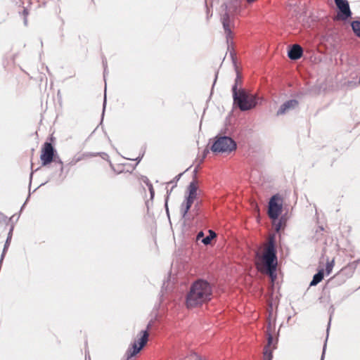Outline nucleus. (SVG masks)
<instances>
[{
  "label": "nucleus",
  "instance_id": "obj_13",
  "mask_svg": "<svg viewBox=\"0 0 360 360\" xmlns=\"http://www.w3.org/2000/svg\"><path fill=\"white\" fill-rule=\"evenodd\" d=\"M323 278V270H320L317 274H316L312 281L310 283V286L316 285L319 283H320Z\"/></svg>",
  "mask_w": 360,
  "mask_h": 360
},
{
  "label": "nucleus",
  "instance_id": "obj_17",
  "mask_svg": "<svg viewBox=\"0 0 360 360\" xmlns=\"http://www.w3.org/2000/svg\"><path fill=\"white\" fill-rule=\"evenodd\" d=\"M334 266V261L332 260L331 262H328L326 266V274L328 275L331 273L332 269Z\"/></svg>",
  "mask_w": 360,
  "mask_h": 360
},
{
  "label": "nucleus",
  "instance_id": "obj_35",
  "mask_svg": "<svg viewBox=\"0 0 360 360\" xmlns=\"http://www.w3.org/2000/svg\"><path fill=\"white\" fill-rule=\"evenodd\" d=\"M207 153H208V150H205L203 158H205V155H206Z\"/></svg>",
  "mask_w": 360,
  "mask_h": 360
},
{
  "label": "nucleus",
  "instance_id": "obj_3",
  "mask_svg": "<svg viewBox=\"0 0 360 360\" xmlns=\"http://www.w3.org/2000/svg\"><path fill=\"white\" fill-rule=\"evenodd\" d=\"M262 259L266 269V273L270 276L271 281L274 282L276 278V271L278 262L273 238H270L268 246L264 252Z\"/></svg>",
  "mask_w": 360,
  "mask_h": 360
},
{
  "label": "nucleus",
  "instance_id": "obj_36",
  "mask_svg": "<svg viewBox=\"0 0 360 360\" xmlns=\"http://www.w3.org/2000/svg\"><path fill=\"white\" fill-rule=\"evenodd\" d=\"M280 229V224H278L276 227V231H278Z\"/></svg>",
  "mask_w": 360,
  "mask_h": 360
},
{
  "label": "nucleus",
  "instance_id": "obj_31",
  "mask_svg": "<svg viewBox=\"0 0 360 360\" xmlns=\"http://www.w3.org/2000/svg\"><path fill=\"white\" fill-rule=\"evenodd\" d=\"M24 24L25 25H27V17H24Z\"/></svg>",
  "mask_w": 360,
  "mask_h": 360
},
{
  "label": "nucleus",
  "instance_id": "obj_4",
  "mask_svg": "<svg viewBox=\"0 0 360 360\" xmlns=\"http://www.w3.org/2000/svg\"><path fill=\"white\" fill-rule=\"evenodd\" d=\"M236 143L227 136H217L211 150L214 153H230L236 149Z\"/></svg>",
  "mask_w": 360,
  "mask_h": 360
},
{
  "label": "nucleus",
  "instance_id": "obj_39",
  "mask_svg": "<svg viewBox=\"0 0 360 360\" xmlns=\"http://www.w3.org/2000/svg\"><path fill=\"white\" fill-rule=\"evenodd\" d=\"M216 80H217V77L214 78V82H216ZM214 83H215V82H214Z\"/></svg>",
  "mask_w": 360,
  "mask_h": 360
},
{
  "label": "nucleus",
  "instance_id": "obj_1",
  "mask_svg": "<svg viewBox=\"0 0 360 360\" xmlns=\"http://www.w3.org/2000/svg\"><path fill=\"white\" fill-rule=\"evenodd\" d=\"M212 288L210 283L198 279L190 287L186 295V305L188 309L202 306L212 300Z\"/></svg>",
  "mask_w": 360,
  "mask_h": 360
},
{
  "label": "nucleus",
  "instance_id": "obj_16",
  "mask_svg": "<svg viewBox=\"0 0 360 360\" xmlns=\"http://www.w3.org/2000/svg\"><path fill=\"white\" fill-rule=\"evenodd\" d=\"M351 25L355 34L360 37V21H353Z\"/></svg>",
  "mask_w": 360,
  "mask_h": 360
},
{
  "label": "nucleus",
  "instance_id": "obj_22",
  "mask_svg": "<svg viewBox=\"0 0 360 360\" xmlns=\"http://www.w3.org/2000/svg\"><path fill=\"white\" fill-rule=\"evenodd\" d=\"M271 352L268 349V346L265 347L264 351V358H266L269 356V352Z\"/></svg>",
  "mask_w": 360,
  "mask_h": 360
},
{
  "label": "nucleus",
  "instance_id": "obj_27",
  "mask_svg": "<svg viewBox=\"0 0 360 360\" xmlns=\"http://www.w3.org/2000/svg\"><path fill=\"white\" fill-rule=\"evenodd\" d=\"M22 14H23L24 17H27L29 13H28V11L27 8H24V10L22 11Z\"/></svg>",
  "mask_w": 360,
  "mask_h": 360
},
{
  "label": "nucleus",
  "instance_id": "obj_9",
  "mask_svg": "<svg viewBox=\"0 0 360 360\" xmlns=\"http://www.w3.org/2000/svg\"><path fill=\"white\" fill-rule=\"evenodd\" d=\"M298 105V101L295 99L288 100L285 101L283 104H282L277 111L276 115H282L285 114L286 112L295 109Z\"/></svg>",
  "mask_w": 360,
  "mask_h": 360
},
{
  "label": "nucleus",
  "instance_id": "obj_38",
  "mask_svg": "<svg viewBox=\"0 0 360 360\" xmlns=\"http://www.w3.org/2000/svg\"><path fill=\"white\" fill-rule=\"evenodd\" d=\"M194 173H195V174H196V173H197V169H195L194 170Z\"/></svg>",
  "mask_w": 360,
  "mask_h": 360
},
{
  "label": "nucleus",
  "instance_id": "obj_2",
  "mask_svg": "<svg viewBox=\"0 0 360 360\" xmlns=\"http://www.w3.org/2000/svg\"><path fill=\"white\" fill-rule=\"evenodd\" d=\"M232 92L234 103L240 110H248L256 106L257 98L255 95L250 94L243 89L236 90V86L232 87Z\"/></svg>",
  "mask_w": 360,
  "mask_h": 360
},
{
  "label": "nucleus",
  "instance_id": "obj_24",
  "mask_svg": "<svg viewBox=\"0 0 360 360\" xmlns=\"http://www.w3.org/2000/svg\"><path fill=\"white\" fill-rule=\"evenodd\" d=\"M268 340L267 346L269 347L271 344L272 340H273L272 335L270 333L268 334V340Z\"/></svg>",
  "mask_w": 360,
  "mask_h": 360
},
{
  "label": "nucleus",
  "instance_id": "obj_29",
  "mask_svg": "<svg viewBox=\"0 0 360 360\" xmlns=\"http://www.w3.org/2000/svg\"><path fill=\"white\" fill-rule=\"evenodd\" d=\"M325 349H326V345L323 347V353H322V356H321V360H323V356H324V354H325Z\"/></svg>",
  "mask_w": 360,
  "mask_h": 360
},
{
  "label": "nucleus",
  "instance_id": "obj_26",
  "mask_svg": "<svg viewBox=\"0 0 360 360\" xmlns=\"http://www.w3.org/2000/svg\"><path fill=\"white\" fill-rule=\"evenodd\" d=\"M273 355L272 352H269V356L266 358H264V360H272Z\"/></svg>",
  "mask_w": 360,
  "mask_h": 360
},
{
  "label": "nucleus",
  "instance_id": "obj_20",
  "mask_svg": "<svg viewBox=\"0 0 360 360\" xmlns=\"http://www.w3.org/2000/svg\"><path fill=\"white\" fill-rule=\"evenodd\" d=\"M148 190H149L150 193V198L153 199V197H154V189L153 188V185L152 184L149 185Z\"/></svg>",
  "mask_w": 360,
  "mask_h": 360
},
{
  "label": "nucleus",
  "instance_id": "obj_34",
  "mask_svg": "<svg viewBox=\"0 0 360 360\" xmlns=\"http://www.w3.org/2000/svg\"><path fill=\"white\" fill-rule=\"evenodd\" d=\"M203 236V233L201 231L198 234V238H200Z\"/></svg>",
  "mask_w": 360,
  "mask_h": 360
},
{
  "label": "nucleus",
  "instance_id": "obj_8",
  "mask_svg": "<svg viewBox=\"0 0 360 360\" xmlns=\"http://www.w3.org/2000/svg\"><path fill=\"white\" fill-rule=\"evenodd\" d=\"M54 155V148L51 143L46 142L41 150L40 159L43 166L52 162Z\"/></svg>",
  "mask_w": 360,
  "mask_h": 360
},
{
  "label": "nucleus",
  "instance_id": "obj_14",
  "mask_svg": "<svg viewBox=\"0 0 360 360\" xmlns=\"http://www.w3.org/2000/svg\"><path fill=\"white\" fill-rule=\"evenodd\" d=\"M193 202V201H191V200H188L186 198V202L181 205V212H182L183 217L186 216V214H187L188 211L191 208Z\"/></svg>",
  "mask_w": 360,
  "mask_h": 360
},
{
  "label": "nucleus",
  "instance_id": "obj_19",
  "mask_svg": "<svg viewBox=\"0 0 360 360\" xmlns=\"http://www.w3.org/2000/svg\"><path fill=\"white\" fill-rule=\"evenodd\" d=\"M172 191V188L170 191H167V198L165 200V208H166L167 212H168L167 200H168L169 195L171 194Z\"/></svg>",
  "mask_w": 360,
  "mask_h": 360
},
{
  "label": "nucleus",
  "instance_id": "obj_10",
  "mask_svg": "<svg viewBox=\"0 0 360 360\" xmlns=\"http://www.w3.org/2000/svg\"><path fill=\"white\" fill-rule=\"evenodd\" d=\"M221 22L224 30V33L226 37L227 43H229V39L231 38V21L229 15L227 13L222 15Z\"/></svg>",
  "mask_w": 360,
  "mask_h": 360
},
{
  "label": "nucleus",
  "instance_id": "obj_6",
  "mask_svg": "<svg viewBox=\"0 0 360 360\" xmlns=\"http://www.w3.org/2000/svg\"><path fill=\"white\" fill-rule=\"evenodd\" d=\"M280 198L278 195H273L269 202L268 214L271 219H276L282 211V205L278 202Z\"/></svg>",
  "mask_w": 360,
  "mask_h": 360
},
{
  "label": "nucleus",
  "instance_id": "obj_12",
  "mask_svg": "<svg viewBox=\"0 0 360 360\" xmlns=\"http://www.w3.org/2000/svg\"><path fill=\"white\" fill-rule=\"evenodd\" d=\"M197 185L196 183L193 181L190 183L188 187V196L186 198L188 200L193 201L197 195Z\"/></svg>",
  "mask_w": 360,
  "mask_h": 360
},
{
  "label": "nucleus",
  "instance_id": "obj_15",
  "mask_svg": "<svg viewBox=\"0 0 360 360\" xmlns=\"http://www.w3.org/2000/svg\"><path fill=\"white\" fill-rule=\"evenodd\" d=\"M216 237V233L212 231V230H210L209 231V235L207 236H206L205 238H204L202 240V242L205 244V245H208L210 243L211 240Z\"/></svg>",
  "mask_w": 360,
  "mask_h": 360
},
{
  "label": "nucleus",
  "instance_id": "obj_7",
  "mask_svg": "<svg viewBox=\"0 0 360 360\" xmlns=\"http://www.w3.org/2000/svg\"><path fill=\"white\" fill-rule=\"evenodd\" d=\"M335 3L339 10L338 18L341 20H347L352 15L349 2L347 0H335Z\"/></svg>",
  "mask_w": 360,
  "mask_h": 360
},
{
  "label": "nucleus",
  "instance_id": "obj_5",
  "mask_svg": "<svg viewBox=\"0 0 360 360\" xmlns=\"http://www.w3.org/2000/svg\"><path fill=\"white\" fill-rule=\"evenodd\" d=\"M150 326L151 323L150 322L147 326L146 330H141L140 332V338L137 341L135 340L133 343H131V347L127 351L128 359L136 355L147 343L148 340V330L150 329Z\"/></svg>",
  "mask_w": 360,
  "mask_h": 360
},
{
  "label": "nucleus",
  "instance_id": "obj_23",
  "mask_svg": "<svg viewBox=\"0 0 360 360\" xmlns=\"http://www.w3.org/2000/svg\"><path fill=\"white\" fill-rule=\"evenodd\" d=\"M271 352L268 349V346L265 347L264 351V358H266L269 356V352Z\"/></svg>",
  "mask_w": 360,
  "mask_h": 360
},
{
  "label": "nucleus",
  "instance_id": "obj_30",
  "mask_svg": "<svg viewBox=\"0 0 360 360\" xmlns=\"http://www.w3.org/2000/svg\"><path fill=\"white\" fill-rule=\"evenodd\" d=\"M105 104H106V95L105 94L104 102H103V110H105Z\"/></svg>",
  "mask_w": 360,
  "mask_h": 360
},
{
  "label": "nucleus",
  "instance_id": "obj_37",
  "mask_svg": "<svg viewBox=\"0 0 360 360\" xmlns=\"http://www.w3.org/2000/svg\"><path fill=\"white\" fill-rule=\"evenodd\" d=\"M105 72H106V68L105 67L104 68V77L105 76Z\"/></svg>",
  "mask_w": 360,
  "mask_h": 360
},
{
  "label": "nucleus",
  "instance_id": "obj_11",
  "mask_svg": "<svg viewBox=\"0 0 360 360\" xmlns=\"http://www.w3.org/2000/svg\"><path fill=\"white\" fill-rule=\"evenodd\" d=\"M302 48L298 44H293L288 52V57L292 60H297L302 55Z\"/></svg>",
  "mask_w": 360,
  "mask_h": 360
},
{
  "label": "nucleus",
  "instance_id": "obj_25",
  "mask_svg": "<svg viewBox=\"0 0 360 360\" xmlns=\"http://www.w3.org/2000/svg\"><path fill=\"white\" fill-rule=\"evenodd\" d=\"M181 175H182V173L179 174V175H177V176L174 178V181H170L169 183H171V184H172V183H174V182H177V181L179 180V179L181 178Z\"/></svg>",
  "mask_w": 360,
  "mask_h": 360
},
{
  "label": "nucleus",
  "instance_id": "obj_18",
  "mask_svg": "<svg viewBox=\"0 0 360 360\" xmlns=\"http://www.w3.org/2000/svg\"><path fill=\"white\" fill-rule=\"evenodd\" d=\"M241 83V78L238 74H237L236 78L235 79V84L233 86H236V90H238V85Z\"/></svg>",
  "mask_w": 360,
  "mask_h": 360
},
{
  "label": "nucleus",
  "instance_id": "obj_21",
  "mask_svg": "<svg viewBox=\"0 0 360 360\" xmlns=\"http://www.w3.org/2000/svg\"><path fill=\"white\" fill-rule=\"evenodd\" d=\"M141 179L143 182L147 185L148 187H149V185L151 184L149 179L146 176H143Z\"/></svg>",
  "mask_w": 360,
  "mask_h": 360
},
{
  "label": "nucleus",
  "instance_id": "obj_40",
  "mask_svg": "<svg viewBox=\"0 0 360 360\" xmlns=\"http://www.w3.org/2000/svg\"><path fill=\"white\" fill-rule=\"evenodd\" d=\"M126 356L127 357V354H126ZM131 358L129 359V360H130ZM127 360H128V359L127 358Z\"/></svg>",
  "mask_w": 360,
  "mask_h": 360
},
{
  "label": "nucleus",
  "instance_id": "obj_28",
  "mask_svg": "<svg viewBox=\"0 0 360 360\" xmlns=\"http://www.w3.org/2000/svg\"><path fill=\"white\" fill-rule=\"evenodd\" d=\"M5 220L6 217L3 214L0 213V222L4 221Z\"/></svg>",
  "mask_w": 360,
  "mask_h": 360
},
{
  "label": "nucleus",
  "instance_id": "obj_33",
  "mask_svg": "<svg viewBox=\"0 0 360 360\" xmlns=\"http://www.w3.org/2000/svg\"><path fill=\"white\" fill-rule=\"evenodd\" d=\"M85 360H90L89 355H87L86 354H85Z\"/></svg>",
  "mask_w": 360,
  "mask_h": 360
},
{
  "label": "nucleus",
  "instance_id": "obj_32",
  "mask_svg": "<svg viewBox=\"0 0 360 360\" xmlns=\"http://www.w3.org/2000/svg\"><path fill=\"white\" fill-rule=\"evenodd\" d=\"M59 164L60 165V171H63V162L60 160Z\"/></svg>",
  "mask_w": 360,
  "mask_h": 360
}]
</instances>
